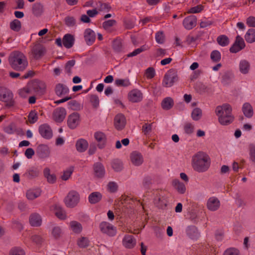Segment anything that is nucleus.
<instances>
[{"label": "nucleus", "instance_id": "nucleus-1", "mask_svg": "<svg viewBox=\"0 0 255 255\" xmlns=\"http://www.w3.org/2000/svg\"><path fill=\"white\" fill-rule=\"evenodd\" d=\"M232 108L228 104H225L216 107L215 113L218 117V121L221 125L227 126L233 122L234 117L232 115Z\"/></svg>", "mask_w": 255, "mask_h": 255}, {"label": "nucleus", "instance_id": "nucleus-2", "mask_svg": "<svg viewBox=\"0 0 255 255\" xmlns=\"http://www.w3.org/2000/svg\"><path fill=\"white\" fill-rule=\"evenodd\" d=\"M192 165L197 172H205L210 166V158L206 153L199 152L192 157Z\"/></svg>", "mask_w": 255, "mask_h": 255}, {"label": "nucleus", "instance_id": "nucleus-3", "mask_svg": "<svg viewBox=\"0 0 255 255\" xmlns=\"http://www.w3.org/2000/svg\"><path fill=\"white\" fill-rule=\"evenodd\" d=\"M8 60L11 67L16 71H23L28 65L26 57L19 51L12 52L9 55Z\"/></svg>", "mask_w": 255, "mask_h": 255}, {"label": "nucleus", "instance_id": "nucleus-4", "mask_svg": "<svg viewBox=\"0 0 255 255\" xmlns=\"http://www.w3.org/2000/svg\"><path fill=\"white\" fill-rule=\"evenodd\" d=\"M178 80V77L177 70L174 69H171L165 74L162 81V85L165 87H170Z\"/></svg>", "mask_w": 255, "mask_h": 255}, {"label": "nucleus", "instance_id": "nucleus-5", "mask_svg": "<svg viewBox=\"0 0 255 255\" xmlns=\"http://www.w3.org/2000/svg\"><path fill=\"white\" fill-rule=\"evenodd\" d=\"M80 195L79 193L74 190L70 191L64 199L65 205L68 208H74L79 203Z\"/></svg>", "mask_w": 255, "mask_h": 255}, {"label": "nucleus", "instance_id": "nucleus-6", "mask_svg": "<svg viewBox=\"0 0 255 255\" xmlns=\"http://www.w3.org/2000/svg\"><path fill=\"white\" fill-rule=\"evenodd\" d=\"M29 86L36 95H43L46 92V86L43 81L34 80L30 84Z\"/></svg>", "mask_w": 255, "mask_h": 255}, {"label": "nucleus", "instance_id": "nucleus-7", "mask_svg": "<svg viewBox=\"0 0 255 255\" xmlns=\"http://www.w3.org/2000/svg\"><path fill=\"white\" fill-rule=\"evenodd\" d=\"M46 52V48L40 43L35 44L31 48L33 58L35 60L41 59Z\"/></svg>", "mask_w": 255, "mask_h": 255}, {"label": "nucleus", "instance_id": "nucleus-8", "mask_svg": "<svg viewBox=\"0 0 255 255\" xmlns=\"http://www.w3.org/2000/svg\"><path fill=\"white\" fill-rule=\"evenodd\" d=\"M66 111L65 108L59 107L55 109L52 113V119L57 123L62 122L65 118Z\"/></svg>", "mask_w": 255, "mask_h": 255}, {"label": "nucleus", "instance_id": "nucleus-9", "mask_svg": "<svg viewBox=\"0 0 255 255\" xmlns=\"http://www.w3.org/2000/svg\"><path fill=\"white\" fill-rule=\"evenodd\" d=\"M100 228L101 232L109 236H114L116 234V229L112 224L106 222L100 224Z\"/></svg>", "mask_w": 255, "mask_h": 255}, {"label": "nucleus", "instance_id": "nucleus-10", "mask_svg": "<svg viewBox=\"0 0 255 255\" xmlns=\"http://www.w3.org/2000/svg\"><path fill=\"white\" fill-rule=\"evenodd\" d=\"M197 17L196 16L191 15L185 17L183 21V25L184 28L187 30H190L196 26L197 24Z\"/></svg>", "mask_w": 255, "mask_h": 255}, {"label": "nucleus", "instance_id": "nucleus-11", "mask_svg": "<svg viewBox=\"0 0 255 255\" xmlns=\"http://www.w3.org/2000/svg\"><path fill=\"white\" fill-rule=\"evenodd\" d=\"M154 205L158 208L162 209L166 206V200L161 191L156 194L153 201Z\"/></svg>", "mask_w": 255, "mask_h": 255}, {"label": "nucleus", "instance_id": "nucleus-12", "mask_svg": "<svg viewBox=\"0 0 255 255\" xmlns=\"http://www.w3.org/2000/svg\"><path fill=\"white\" fill-rule=\"evenodd\" d=\"M39 132L40 135L46 139H50L52 137L53 133L52 130L47 124H43L39 127Z\"/></svg>", "mask_w": 255, "mask_h": 255}, {"label": "nucleus", "instance_id": "nucleus-13", "mask_svg": "<svg viewBox=\"0 0 255 255\" xmlns=\"http://www.w3.org/2000/svg\"><path fill=\"white\" fill-rule=\"evenodd\" d=\"M142 94L137 89L130 91L128 94V100L132 103L140 102L142 99Z\"/></svg>", "mask_w": 255, "mask_h": 255}, {"label": "nucleus", "instance_id": "nucleus-14", "mask_svg": "<svg viewBox=\"0 0 255 255\" xmlns=\"http://www.w3.org/2000/svg\"><path fill=\"white\" fill-rule=\"evenodd\" d=\"M126 123V118L122 114H118L114 119V125L116 129L121 130L125 127Z\"/></svg>", "mask_w": 255, "mask_h": 255}, {"label": "nucleus", "instance_id": "nucleus-15", "mask_svg": "<svg viewBox=\"0 0 255 255\" xmlns=\"http://www.w3.org/2000/svg\"><path fill=\"white\" fill-rule=\"evenodd\" d=\"M80 117L78 113H73L69 116L67 121L68 127L74 129L77 127L79 123Z\"/></svg>", "mask_w": 255, "mask_h": 255}, {"label": "nucleus", "instance_id": "nucleus-16", "mask_svg": "<svg viewBox=\"0 0 255 255\" xmlns=\"http://www.w3.org/2000/svg\"><path fill=\"white\" fill-rule=\"evenodd\" d=\"M94 137L98 142L99 148H104L107 142V137L105 134L101 131H97L95 133Z\"/></svg>", "mask_w": 255, "mask_h": 255}, {"label": "nucleus", "instance_id": "nucleus-17", "mask_svg": "<svg viewBox=\"0 0 255 255\" xmlns=\"http://www.w3.org/2000/svg\"><path fill=\"white\" fill-rule=\"evenodd\" d=\"M220 206V201L216 197H210L207 201V206L210 211H215L217 210L219 208Z\"/></svg>", "mask_w": 255, "mask_h": 255}, {"label": "nucleus", "instance_id": "nucleus-18", "mask_svg": "<svg viewBox=\"0 0 255 255\" xmlns=\"http://www.w3.org/2000/svg\"><path fill=\"white\" fill-rule=\"evenodd\" d=\"M40 170L36 167H31L23 174V176L29 179H33L39 175Z\"/></svg>", "mask_w": 255, "mask_h": 255}, {"label": "nucleus", "instance_id": "nucleus-19", "mask_svg": "<svg viewBox=\"0 0 255 255\" xmlns=\"http://www.w3.org/2000/svg\"><path fill=\"white\" fill-rule=\"evenodd\" d=\"M84 38L88 45H91L95 42L96 35L94 31L90 28H87L84 32Z\"/></svg>", "mask_w": 255, "mask_h": 255}, {"label": "nucleus", "instance_id": "nucleus-20", "mask_svg": "<svg viewBox=\"0 0 255 255\" xmlns=\"http://www.w3.org/2000/svg\"><path fill=\"white\" fill-rule=\"evenodd\" d=\"M95 176L99 178H103L105 174L104 165L100 162L95 163L93 166Z\"/></svg>", "mask_w": 255, "mask_h": 255}, {"label": "nucleus", "instance_id": "nucleus-21", "mask_svg": "<svg viewBox=\"0 0 255 255\" xmlns=\"http://www.w3.org/2000/svg\"><path fill=\"white\" fill-rule=\"evenodd\" d=\"M123 244L128 249L133 248L136 244V240L132 235H127L123 240Z\"/></svg>", "mask_w": 255, "mask_h": 255}, {"label": "nucleus", "instance_id": "nucleus-22", "mask_svg": "<svg viewBox=\"0 0 255 255\" xmlns=\"http://www.w3.org/2000/svg\"><path fill=\"white\" fill-rule=\"evenodd\" d=\"M12 98V93L7 89L0 87V100L4 102L10 101Z\"/></svg>", "mask_w": 255, "mask_h": 255}, {"label": "nucleus", "instance_id": "nucleus-23", "mask_svg": "<svg viewBox=\"0 0 255 255\" xmlns=\"http://www.w3.org/2000/svg\"><path fill=\"white\" fill-rule=\"evenodd\" d=\"M130 158L132 163L136 166L140 165L143 161L142 155L137 151L132 152L130 154Z\"/></svg>", "mask_w": 255, "mask_h": 255}, {"label": "nucleus", "instance_id": "nucleus-24", "mask_svg": "<svg viewBox=\"0 0 255 255\" xmlns=\"http://www.w3.org/2000/svg\"><path fill=\"white\" fill-rule=\"evenodd\" d=\"M53 209L55 216L60 220H65L66 219V211L58 204H55L53 206Z\"/></svg>", "mask_w": 255, "mask_h": 255}, {"label": "nucleus", "instance_id": "nucleus-25", "mask_svg": "<svg viewBox=\"0 0 255 255\" xmlns=\"http://www.w3.org/2000/svg\"><path fill=\"white\" fill-rule=\"evenodd\" d=\"M55 92L58 96L62 97L69 92V89L66 85L59 83L56 85Z\"/></svg>", "mask_w": 255, "mask_h": 255}, {"label": "nucleus", "instance_id": "nucleus-26", "mask_svg": "<svg viewBox=\"0 0 255 255\" xmlns=\"http://www.w3.org/2000/svg\"><path fill=\"white\" fill-rule=\"evenodd\" d=\"M50 150L48 147L45 145L39 146L37 153L41 158H45L49 156Z\"/></svg>", "mask_w": 255, "mask_h": 255}, {"label": "nucleus", "instance_id": "nucleus-27", "mask_svg": "<svg viewBox=\"0 0 255 255\" xmlns=\"http://www.w3.org/2000/svg\"><path fill=\"white\" fill-rule=\"evenodd\" d=\"M74 40V37L72 35L70 34H67L64 36L62 42L63 45L66 48H70L73 46Z\"/></svg>", "mask_w": 255, "mask_h": 255}, {"label": "nucleus", "instance_id": "nucleus-28", "mask_svg": "<svg viewBox=\"0 0 255 255\" xmlns=\"http://www.w3.org/2000/svg\"><path fill=\"white\" fill-rule=\"evenodd\" d=\"M40 216L37 213L32 214L29 217V223L32 226L38 227L41 224Z\"/></svg>", "mask_w": 255, "mask_h": 255}, {"label": "nucleus", "instance_id": "nucleus-29", "mask_svg": "<svg viewBox=\"0 0 255 255\" xmlns=\"http://www.w3.org/2000/svg\"><path fill=\"white\" fill-rule=\"evenodd\" d=\"M41 191L40 189H30L26 192V196L28 200H34L40 196Z\"/></svg>", "mask_w": 255, "mask_h": 255}, {"label": "nucleus", "instance_id": "nucleus-30", "mask_svg": "<svg viewBox=\"0 0 255 255\" xmlns=\"http://www.w3.org/2000/svg\"><path fill=\"white\" fill-rule=\"evenodd\" d=\"M44 176L47 179V181L50 184L54 183L56 181V176L54 174L50 173L49 168H45L43 170Z\"/></svg>", "mask_w": 255, "mask_h": 255}, {"label": "nucleus", "instance_id": "nucleus-31", "mask_svg": "<svg viewBox=\"0 0 255 255\" xmlns=\"http://www.w3.org/2000/svg\"><path fill=\"white\" fill-rule=\"evenodd\" d=\"M242 111L244 115L247 118H251L253 115V109L249 103H246L243 105Z\"/></svg>", "mask_w": 255, "mask_h": 255}, {"label": "nucleus", "instance_id": "nucleus-32", "mask_svg": "<svg viewBox=\"0 0 255 255\" xmlns=\"http://www.w3.org/2000/svg\"><path fill=\"white\" fill-rule=\"evenodd\" d=\"M172 185L180 194H184L186 191V187L184 183L178 179H175L172 182Z\"/></svg>", "mask_w": 255, "mask_h": 255}, {"label": "nucleus", "instance_id": "nucleus-33", "mask_svg": "<svg viewBox=\"0 0 255 255\" xmlns=\"http://www.w3.org/2000/svg\"><path fill=\"white\" fill-rule=\"evenodd\" d=\"M32 11L35 16H39L43 12V6L40 2H36L32 6Z\"/></svg>", "mask_w": 255, "mask_h": 255}, {"label": "nucleus", "instance_id": "nucleus-34", "mask_svg": "<svg viewBox=\"0 0 255 255\" xmlns=\"http://www.w3.org/2000/svg\"><path fill=\"white\" fill-rule=\"evenodd\" d=\"M88 146V142L84 139H80L78 140L76 144V149L79 152H83L85 151Z\"/></svg>", "mask_w": 255, "mask_h": 255}, {"label": "nucleus", "instance_id": "nucleus-35", "mask_svg": "<svg viewBox=\"0 0 255 255\" xmlns=\"http://www.w3.org/2000/svg\"><path fill=\"white\" fill-rule=\"evenodd\" d=\"M102 194L98 192L91 193L89 196V201L91 204H96L99 202L102 199Z\"/></svg>", "mask_w": 255, "mask_h": 255}, {"label": "nucleus", "instance_id": "nucleus-36", "mask_svg": "<svg viewBox=\"0 0 255 255\" xmlns=\"http://www.w3.org/2000/svg\"><path fill=\"white\" fill-rule=\"evenodd\" d=\"M239 67L240 72L244 74H246L249 71L250 64L248 61L243 60L240 63Z\"/></svg>", "mask_w": 255, "mask_h": 255}, {"label": "nucleus", "instance_id": "nucleus-37", "mask_svg": "<svg viewBox=\"0 0 255 255\" xmlns=\"http://www.w3.org/2000/svg\"><path fill=\"white\" fill-rule=\"evenodd\" d=\"M173 106V101L172 98L167 97L163 99L161 103L162 108L164 110H169Z\"/></svg>", "mask_w": 255, "mask_h": 255}, {"label": "nucleus", "instance_id": "nucleus-38", "mask_svg": "<svg viewBox=\"0 0 255 255\" xmlns=\"http://www.w3.org/2000/svg\"><path fill=\"white\" fill-rule=\"evenodd\" d=\"M245 39L247 42L253 43L255 41V29H250L245 35Z\"/></svg>", "mask_w": 255, "mask_h": 255}, {"label": "nucleus", "instance_id": "nucleus-39", "mask_svg": "<svg viewBox=\"0 0 255 255\" xmlns=\"http://www.w3.org/2000/svg\"><path fill=\"white\" fill-rule=\"evenodd\" d=\"M71 230L76 233H79L82 230L81 224L77 221H71L70 223Z\"/></svg>", "mask_w": 255, "mask_h": 255}, {"label": "nucleus", "instance_id": "nucleus-40", "mask_svg": "<svg viewBox=\"0 0 255 255\" xmlns=\"http://www.w3.org/2000/svg\"><path fill=\"white\" fill-rule=\"evenodd\" d=\"M9 26L11 30L17 32L20 30L21 24L19 20L15 19L10 22Z\"/></svg>", "mask_w": 255, "mask_h": 255}, {"label": "nucleus", "instance_id": "nucleus-41", "mask_svg": "<svg viewBox=\"0 0 255 255\" xmlns=\"http://www.w3.org/2000/svg\"><path fill=\"white\" fill-rule=\"evenodd\" d=\"M217 43L222 46H226L229 43V39L225 35H221L217 38Z\"/></svg>", "mask_w": 255, "mask_h": 255}, {"label": "nucleus", "instance_id": "nucleus-42", "mask_svg": "<svg viewBox=\"0 0 255 255\" xmlns=\"http://www.w3.org/2000/svg\"><path fill=\"white\" fill-rule=\"evenodd\" d=\"M9 255H25V253L21 248L14 247L10 250Z\"/></svg>", "mask_w": 255, "mask_h": 255}, {"label": "nucleus", "instance_id": "nucleus-43", "mask_svg": "<svg viewBox=\"0 0 255 255\" xmlns=\"http://www.w3.org/2000/svg\"><path fill=\"white\" fill-rule=\"evenodd\" d=\"M51 234L54 238L57 239L61 237L62 231L60 227L55 226L52 229Z\"/></svg>", "mask_w": 255, "mask_h": 255}, {"label": "nucleus", "instance_id": "nucleus-44", "mask_svg": "<svg viewBox=\"0 0 255 255\" xmlns=\"http://www.w3.org/2000/svg\"><path fill=\"white\" fill-rule=\"evenodd\" d=\"M192 118L194 121H198L202 116V110L199 108L194 109L191 114Z\"/></svg>", "mask_w": 255, "mask_h": 255}, {"label": "nucleus", "instance_id": "nucleus-45", "mask_svg": "<svg viewBox=\"0 0 255 255\" xmlns=\"http://www.w3.org/2000/svg\"><path fill=\"white\" fill-rule=\"evenodd\" d=\"M112 167L116 171H119L123 168V164L120 160L114 159L112 162Z\"/></svg>", "mask_w": 255, "mask_h": 255}, {"label": "nucleus", "instance_id": "nucleus-46", "mask_svg": "<svg viewBox=\"0 0 255 255\" xmlns=\"http://www.w3.org/2000/svg\"><path fill=\"white\" fill-rule=\"evenodd\" d=\"M155 40L159 44H163L165 41V35L162 31H159L155 34Z\"/></svg>", "mask_w": 255, "mask_h": 255}, {"label": "nucleus", "instance_id": "nucleus-47", "mask_svg": "<svg viewBox=\"0 0 255 255\" xmlns=\"http://www.w3.org/2000/svg\"><path fill=\"white\" fill-rule=\"evenodd\" d=\"M116 23V21L114 19L108 20L103 23V27L105 30L110 31V28L115 25Z\"/></svg>", "mask_w": 255, "mask_h": 255}, {"label": "nucleus", "instance_id": "nucleus-48", "mask_svg": "<svg viewBox=\"0 0 255 255\" xmlns=\"http://www.w3.org/2000/svg\"><path fill=\"white\" fill-rule=\"evenodd\" d=\"M211 59L214 62H218L221 58L220 52L218 50H214L211 53Z\"/></svg>", "mask_w": 255, "mask_h": 255}, {"label": "nucleus", "instance_id": "nucleus-49", "mask_svg": "<svg viewBox=\"0 0 255 255\" xmlns=\"http://www.w3.org/2000/svg\"><path fill=\"white\" fill-rule=\"evenodd\" d=\"M73 172V168L71 167L64 171L63 175L61 176V179L63 180H67L71 176Z\"/></svg>", "mask_w": 255, "mask_h": 255}, {"label": "nucleus", "instance_id": "nucleus-50", "mask_svg": "<svg viewBox=\"0 0 255 255\" xmlns=\"http://www.w3.org/2000/svg\"><path fill=\"white\" fill-rule=\"evenodd\" d=\"M187 235L191 238L196 236L197 234V229L195 226H189L186 230Z\"/></svg>", "mask_w": 255, "mask_h": 255}, {"label": "nucleus", "instance_id": "nucleus-51", "mask_svg": "<svg viewBox=\"0 0 255 255\" xmlns=\"http://www.w3.org/2000/svg\"><path fill=\"white\" fill-rule=\"evenodd\" d=\"M115 84L118 86L127 87L130 84V83L128 79H118L115 80Z\"/></svg>", "mask_w": 255, "mask_h": 255}, {"label": "nucleus", "instance_id": "nucleus-52", "mask_svg": "<svg viewBox=\"0 0 255 255\" xmlns=\"http://www.w3.org/2000/svg\"><path fill=\"white\" fill-rule=\"evenodd\" d=\"M141 130L144 134H149L152 130V124L145 123L142 126Z\"/></svg>", "mask_w": 255, "mask_h": 255}, {"label": "nucleus", "instance_id": "nucleus-53", "mask_svg": "<svg viewBox=\"0 0 255 255\" xmlns=\"http://www.w3.org/2000/svg\"><path fill=\"white\" fill-rule=\"evenodd\" d=\"M75 64V60H69L66 63L65 66V70L68 74H71V68L74 66Z\"/></svg>", "mask_w": 255, "mask_h": 255}, {"label": "nucleus", "instance_id": "nucleus-54", "mask_svg": "<svg viewBox=\"0 0 255 255\" xmlns=\"http://www.w3.org/2000/svg\"><path fill=\"white\" fill-rule=\"evenodd\" d=\"M223 255H240V251L234 248H230L227 249Z\"/></svg>", "mask_w": 255, "mask_h": 255}, {"label": "nucleus", "instance_id": "nucleus-55", "mask_svg": "<svg viewBox=\"0 0 255 255\" xmlns=\"http://www.w3.org/2000/svg\"><path fill=\"white\" fill-rule=\"evenodd\" d=\"M155 70L152 67H149L145 71V75L148 79L153 78L155 76Z\"/></svg>", "mask_w": 255, "mask_h": 255}, {"label": "nucleus", "instance_id": "nucleus-56", "mask_svg": "<svg viewBox=\"0 0 255 255\" xmlns=\"http://www.w3.org/2000/svg\"><path fill=\"white\" fill-rule=\"evenodd\" d=\"M118 186L115 182H110L107 185L108 191L111 193H114L118 190Z\"/></svg>", "mask_w": 255, "mask_h": 255}, {"label": "nucleus", "instance_id": "nucleus-57", "mask_svg": "<svg viewBox=\"0 0 255 255\" xmlns=\"http://www.w3.org/2000/svg\"><path fill=\"white\" fill-rule=\"evenodd\" d=\"M113 47L114 49L116 51H120L121 50L122 48V44L121 41L120 39H115L113 42Z\"/></svg>", "mask_w": 255, "mask_h": 255}, {"label": "nucleus", "instance_id": "nucleus-58", "mask_svg": "<svg viewBox=\"0 0 255 255\" xmlns=\"http://www.w3.org/2000/svg\"><path fill=\"white\" fill-rule=\"evenodd\" d=\"M78 245L81 248H86L89 245V240L87 238L82 237L78 241Z\"/></svg>", "mask_w": 255, "mask_h": 255}, {"label": "nucleus", "instance_id": "nucleus-59", "mask_svg": "<svg viewBox=\"0 0 255 255\" xmlns=\"http://www.w3.org/2000/svg\"><path fill=\"white\" fill-rule=\"evenodd\" d=\"M38 119L37 114L34 111H31L29 114L28 116V120L30 123L34 124L35 123Z\"/></svg>", "mask_w": 255, "mask_h": 255}, {"label": "nucleus", "instance_id": "nucleus-60", "mask_svg": "<svg viewBox=\"0 0 255 255\" xmlns=\"http://www.w3.org/2000/svg\"><path fill=\"white\" fill-rule=\"evenodd\" d=\"M30 93V90L28 87H25L18 91L19 95L22 98H25Z\"/></svg>", "mask_w": 255, "mask_h": 255}, {"label": "nucleus", "instance_id": "nucleus-61", "mask_svg": "<svg viewBox=\"0 0 255 255\" xmlns=\"http://www.w3.org/2000/svg\"><path fill=\"white\" fill-rule=\"evenodd\" d=\"M145 50H146V48H145V46H142L139 48L135 49L133 52L129 53L128 55V57H130L135 56L140 54L141 52L145 51Z\"/></svg>", "mask_w": 255, "mask_h": 255}, {"label": "nucleus", "instance_id": "nucleus-62", "mask_svg": "<svg viewBox=\"0 0 255 255\" xmlns=\"http://www.w3.org/2000/svg\"><path fill=\"white\" fill-rule=\"evenodd\" d=\"M194 126L189 123H186L184 125V129L187 134H191L194 131Z\"/></svg>", "mask_w": 255, "mask_h": 255}, {"label": "nucleus", "instance_id": "nucleus-63", "mask_svg": "<svg viewBox=\"0 0 255 255\" xmlns=\"http://www.w3.org/2000/svg\"><path fill=\"white\" fill-rule=\"evenodd\" d=\"M204 6L201 5H198L196 6L191 7L188 11V13H196L201 12L203 9Z\"/></svg>", "mask_w": 255, "mask_h": 255}, {"label": "nucleus", "instance_id": "nucleus-64", "mask_svg": "<svg viewBox=\"0 0 255 255\" xmlns=\"http://www.w3.org/2000/svg\"><path fill=\"white\" fill-rule=\"evenodd\" d=\"M250 156L251 160L255 162V146L254 144H250L249 146Z\"/></svg>", "mask_w": 255, "mask_h": 255}]
</instances>
